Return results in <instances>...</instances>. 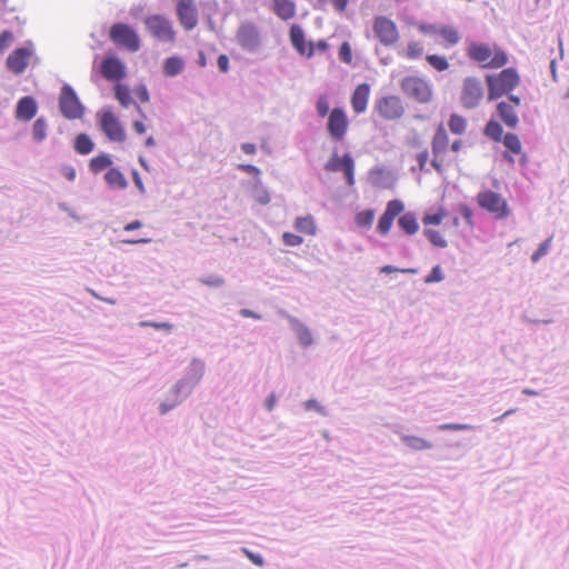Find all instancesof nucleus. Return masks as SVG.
<instances>
[{
  "label": "nucleus",
  "instance_id": "58836bf2",
  "mask_svg": "<svg viewBox=\"0 0 569 569\" xmlns=\"http://www.w3.org/2000/svg\"><path fill=\"white\" fill-rule=\"evenodd\" d=\"M485 133L495 141H500L502 139V127L499 122L495 120H490L485 128Z\"/></svg>",
  "mask_w": 569,
  "mask_h": 569
},
{
  "label": "nucleus",
  "instance_id": "a19ab883",
  "mask_svg": "<svg viewBox=\"0 0 569 569\" xmlns=\"http://www.w3.org/2000/svg\"><path fill=\"white\" fill-rule=\"evenodd\" d=\"M373 220H375V211L371 209L360 211L356 216V223L362 228L371 227V224L373 223Z\"/></svg>",
  "mask_w": 569,
  "mask_h": 569
},
{
  "label": "nucleus",
  "instance_id": "1a4fd4ad",
  "mask_svg": "<svg viewBox=\"0 0 569 569\" xmlns=\"http://www.w3.org/2000/svg\"><path fill=\"white\" fill-rule=\"evenodd\" d=\"M100 128L107 138L114 142H123L126 140V130L119 118L110 110H103L99 114Z\"/></svg>",
  "mask_w": 569,
  "mask_h": 569
},
{
  "label": "nucleus",
  "instance_id": "bb28decb",
  "mask_svg": "<svg viewBox=\"0 0 569 569\" xmlns=\"http://www.w3.org/2000/svg\"><path fill=\"white\" fill-rule=\"evenodd\" d=\"M398 224L409 236L415 234L419 230V223L413 212L402 214L398 220Z\"/></svg>",
  "mask_w": 569,
  "mask_h": 569
},
{
  "label": "nucleus",
  "instance_id": "393cba45",
  "mask_svg": "<svg viewBox=\"0 0 569 569\" xmlns=\"http://www.w3.org/2000/svg\"><path fill=\"white\" fill-rule=\"evenodd\" d=\"M272 10L281 20H290L296 14V4L292 0H272Z\"/></svg>",
  "mask_w": 569,
  "mask_h": 569
},
{
  "label": "nucleus",
  "instance_id": "4468645a",
  "mask_svg": "<svg viewBox=\"0 0 569 569\" xmlns=\"http://www.w3.org/2000/svg\"><path fill=\"white\" fill-rule=\"evenodd\" d=\"M449 148V137L442 124H440L432 139V167L438 171H442L445 154Z\"/></svg>",
  "mask_w": 569,
  "mask_h": 569
},
{
  "label": "nucleus",
  "instance_id": "09e8293b",
  "mask_svg": "<svg viewBox=\"0 0 569 569\" xmlns=\"http://www.w3.org/2000/svg\"><path fill=\"white\" fill-rule=\"evenodd\" d=\"M443 273L440 266H435L428 277H426V283L440 282L443 280Z\"/></svg>",
  "mask_w": 569,
  "mask_h": 569
},
{
  "label": "nucleus",
  "instance_id": "20e7f679",
  "mask_svg": "<svg viewBox=\"0 0 569 569\" xmlns=\"http://www.w3.org/2000/svg\"><path fill=\"white\" fill-rule=\"evenodd\" d=\"M477 203L496 219L503 220L510 216V208L507 200L500 193L492 190L479 192L477 194Z\"/></svg>",
  "mask_w": 569,
  "mask_h": 569
},
{
  "label": "nucleus",
  "instance_id": "79ce46f5",
  "mask_svg": "<svg viewBox=\"0 0 569 569\" xmlns=\"http://www.w3.org/2000/svg\"><path fill=\"white\" fill-rule=\"evenodd\" d=\"M447 217V212L445 209H440L438 212L433 214H427L423 217L422 222L425 226H439L443 219Z\"/></svg>",
  "mask_w": 569,
  "mask_h": 569
},
{
  "label": "nucleus",
  "instance_id": "49530a36",
  "mask_svg": "<svg viewBox=\"0 0 569 569\" xmlns=\"http://www.w3.org/2000/svg\"><path fill=\"white\" fill-rule=\"evenodd\" d=\"M339 58L345 63L350 64L352 62V51L349 42H343L339 49Z\"/></svg>",
  "mask_w": 569,
  "mask_h": 569
},
{
  "label": "nucleus",
  "instance_id": "13d9d810",
  "mask_svg": "<svg viewBox=\"0 0 569 569\" xmlns=\"http://www.w3.org/2000/svg\"><path fill=\"white\" fill-rule=\"evenodd\" d=\"M136 94L140 99L141 102H148L149 101V92L144 86H141L136 89Z\"/></svg>",
  "mask_w": 569,
  "mask_h": 569
},
{
  "label": "nucleus",
  "instance_id": "5701e85b",
  "mask_svg": "<svg viewBox=\"0 0 569 569\" xmlns=\"http://www.w3.org/2000/svg\"><path fill=\"white\" fill-rule=\"evenodd\" d=\"M371 88L368 83L358 84L350 98V103L355 113H363L368 108Z\"/></svg>",
  "mask_w": 569,
  "mask_h": 569
},
{
  "label": "nucleus",
  "instance_id": "774afa93",
  "mask_svg": "<svg viewBox=\"0 0 569 569\" xmlns=\"http://www.w3.org/2000/svg\"><path fill=\"white\" fill-rule=\"evenodd\" d=\"M329 48V44L327 41L325 40H319L317 43H315V50H319V51H326L328 50Z\"/></svg>",
  "mask_w": 569,
  "mask_h": 569
},
{
  "label": "nucleus",
  "instance_id": "2f4dec72",
  "mask_svg": "<svg viewBox=\"0 0 569 569\" xmlns=\"http://www.w3.org/2000/svg\"><path fill=\"white\" fill-rule=\"evenodd\" d=\"M114 97L123 108H128L131 103H133L131 92L126 84H116Z\"/></svg>",
  "mask_w": 569,
  "mask_h": 569
},
{
  "label": "nucleus",
  "instance_id": "9b49d317",
  "mask_svg": "<svg viewBox=\"0 0 569 569\" xmlns=\"http://www.w3.org/2000/svg\"><path fill=\"white\" fill-rule=\"evenodd\" d=\"M373 32L378 40L386 47L395 44L399 39L396 23L382 16L375 19Z\"/></svg>",
  "mask_w": 569,
  "mask_h": 569
},
{
  "label": "nucleus",
  "instance_id": "6e6d98bb",
  "mask_svg": "<svg viewBox=\"0 0 569 569\" xmlns=\"http://www.w3.org/2000/svg\"><path fill=\"white\" fill-rule=\"evenodd\" d=\"M218 68L221 72H227L229 70V58L227 54H220L218 57Z\"/></svg>",
  "mask_w": 569,
  "mask_h": 569
},
{
  "label": "nucleus",
  "instance_id": "412c9836",
  "mask_svg": "<svg viewBox=\"0 0 569 569\" xmlns=\"http://www.w3.org/2000/svg\"><path fill=\"white\" fill-rule=\"evenodd\" d=\"M290 41L292 47L301 54L307 58H311L315 54V43L307 41L305 38L303 30L298 24H292L290 28Z\"/></svg>",
  "mask_w": 569,
  "mask_h": 569
},
{
  "label": "nucleus",
  "instance_id": "8fccbe9b",
  "mask_svg": "<svg viewBox=\"0 0 569 569\" xmlns=\"http://www.w3.org/2000/svg\"><path fill=\"white\" fill-rule=\"evenodd\" d=\"M13 40V33L9 30H4L0 33V52H3L9 48Z\"/></svg>",
  "mask_w": 569,
  "mask_h": 569
},
{
  "label": "nucleus",
  "instance_id": "69168bd1",
  "mask_svg": "<svg viewBox=\"0 0 569 569\" xmlns=\"http://www.w3.org/2000/svg\"><path fill=\"white\" fill-rule=\"evenodd\" d=\"M141 227V222L139 220H134L132 222H129L124 226L126 231H132L136 229H139Z\"/></svg>",
  "mask_w": 569,
  "mask_h": 569
},
{
  "label": "nucleus",
  "instance_id": "4c0bfd02",
  "mask_svg": "<svg viewBox=\"0 0 569 569\" xmlns=\"http://www.w3.org/2000/svg\"><path fill=\"white\" fill-rule=\"evenodd\" d=\"M423 234L437 248H446L448 242L438 230L425 229Z\"/></svg>",
  "mask_w": 569,
  "mask_h": 569
},
{
  "label": "nucleus",
  "instance_id": "5fc2aeb1",
  "mask_svg": "<svg viewBox=\"0 0 569 569\" xmlns=\"http://www.w3.org/2000/svg\"><path fill=\"white\" fill-rule=\"evenodd\" d=\"M238 169L254 177H258L260 174V169L252 164L242 163L238 166Z\"/></svg>",
  "mask_w": 569,
  "mask_h": 569
},
{
  "label": "nucleus",
  "instance_id": "f8f14e48",
  "mask_svg": "<svg viewBox=\"0 0 569 569\" xmlns=\"http://www.w3.org/2000/svg\"><path fill=\"white\" fill-rule=\"evenodd\" d=\"M521 99L518 96L510 94L506 100L497 104V112L501 121L509 128L515 129L519 123L518 108Z\"/></svg>",
  "mask_w": 569,
  "mask_h": 569
},
{
  "label": "nucleus",
  "instance_id": "f257e3e1",
  "mask_svg": "<svg viewBox=\"0 0 569 569\" xmlns=\"http://www.w3.org/2000/svg\"><path fill=\"white\" fill-rule=\"evenodd\" d=\"M467 54L471 60L489 69L501 68L508 62V57L501 48L482 42L470 43Z\"/></svg>",
  "mask_w": 569,
  "mask_h": 569
},
{
  "label": "nucleus",
  "instance_id": "e2e57ef3",
  "mask_svg": "<svg viewBox=\"0 0 569 569\" xmlns=\"http://www.w3.org/2000/svg\"><path fill=\"white\" fill-rule=\"evenodd\" d=\"M428 152L425 150L417 156L420 169H423L428 161Z\"/></svg>",
  "mask_w": 569,
  "mask_h": 569
},
{
  "label": "nucleus",
  "instance_id": "c756f323",
  "mask_svg": "<svg viewBox=\"0 0 569 569\" xmlns=\"http://www.w3.org/2000/svg\"><path fill=\"white\" fill-rule=\"evenodd\" d=\"M295 228L299 232H302V233H306L309 236H315L316 231H317L315 220L310 214L305 216V217H298L295 220Z\"/></svg>",
  "mask_w": 569,
  "mask_h": 569
},
{
  "label": "nucleus",
  "instance_id": "603ef678",
  "mask_svg": "<svg viewBox=\"0 0 569 569\" xmlns=\"http://www.w3.org/2000/svg\"><path fill=\"white\" fill-rule=\"evenodd\" d=\"M242 552L246 555V557L252 562L254 563L256 566H259V567H262L263 563H264V560L263 558L258 555V553H253L252 551H250L249 549L247 548H242Z\"/></svg>",
  "mask_w": 569,
  "mask_h": 569
},
{
  "label": "nucleus",
  "instance_id": "ea45409f",
  "mask_svg": "<svg viewBox=\"0 0 569 569\" xmlns=\"http://www.w3.org/2000/svg\"><path fill=\"white\" fill-rule=\"evenodd\" d=\"M467 121L459 114H452L449 120V129L455 134H461L466 131Z\"/></svg>",
  "mask_w": 569,
  "mask_h": 569
},
{
  "label": "nucleus",
  "instance_id": "cd10ccee",
  "mask_svg": "<svg viewBox=\"0 0 569 569\" xmlns=\"http://www.w3.org/2000/svg\"><path fill=\"white\" fill-rule=\"evenodd\" d=\"M111 157L108 153H100L89 161V169L92 173L98 174L107 168L111 167Z\"/></svg>",
  "mask_w": 569,
  "mask_h": 569
},
{
  "label": "nucleus",
  "instance_id": "37998d69",
  "mask_svg": "<svg viewBox=\"0 0 569 569\" xmlns=\"http://www.w3.org/2000/svg\"><path fill=\"white\" fill-rule=\"evenodd\" d=\"M297 337L299 342L307 347L312 343V335L310 330L305 326H299L297 329Z\"/></svg>",
  "mask_w": 569,
  "mask_h": 569
},
{
  "label": "nucleus",
  "instance_id": "e433bc0d",
  "mask_svg": "<svg viewBox=\"0 0 569 569\" xmlns=\"http://www.w3.org/2000/svg\"><path fill=\"white\" fill-rule=\"evenodd\" d=\"M425 48L419 41H411L408 43L405 57L409 60H416L423 56Z\"/></svg>",
  "mask_w": 569,
  "mask_h": 569
},
{
  "label": "nucleus",
  "instance_id": "b1692460",
  "mask_svg": "<svg viewBox=\"0 0 569 569\" xmlns=\"http://www.w3.org/2000/svg\"><path fill=\"white\" fill-rule=\"evenodd\" d=\"M38 111V104L34 98L30 96L22 97L16 107V118L20 121H30Z\"/></svg>",
  "mask_w": 569,
  "mask_h": 569
},
{
  "label": "nucleus",
  "instance_id": "0e129e2a",
  "mask_svg": "<svg viewBox=\"0 0 569 569\" xmlns=\"http://www.w3.org/2000/svg\"><path fill=\"white\" fill-rule=\"evenodd\" d=\"M241 150L247 154H253L256 152V146L253 143L241 144Z\"/></svg>",
  "mask_w": 569,
  "mask_h": 569
},
{
  "label": "nucleus",
  "instance_id": "052dcab7",
  "mask_svg": "<svg viewBox=\"0 0 569 569\" xmlns=\"http://www.w3.org/2000/svg\"><path fill=\"white\" fill-rule=\"evenodd\" d=\"M132 128L138 134H143L147 131V127L142 121H134Z\"/></svg>",
  "mask_w": 569,
  "mask_h": 569
},
{
  "label": "nucleus",
  "instance_id": "9d476101",
  "mask_svg": "<svg viewBox=\"0 0 569 569\" xmlns=\"http://www.w3.org/2000/svg\"><path fill=\"white\" fill-rule=\"evenodd\" d=\"M349 129V119L341 108H333L327 121V131L335 141H342Z\"/></svg>",
  "mask_w": 569,
  "mask_h": 569
},
{
  "label": "nucleus",
  "instance_id": "c03bdc74",
  "mask_svg": "<svg viewBox=\"0 0 569 569\" xmlns=\"http://www.w3.org/2000/svg\"><path fill=\"white\" fill-rule=\"evenodd\" d=\"M316 109L319 117L323 118L326 116H329V100L326 94H322L318 98Z\"/></svg>",
  "mask_w": 569,
  "mask_h": 569
},
{
  "label": "nucleus",
  "instance_id": "c85d7f7f",
  "mask_svg": "<svg viewBox=\"0 0 569 569\" xmlns=\"http://www.w3.org/2000/svg\"><path fill=\"white\" fill-rule=\"evenodd\" d=\"M73 148L77 153L86 156L92 152L94 143L87 133H79L74 139Z\"/></svg>",
  "mask_w": 569,
  "mask_h": 569
},
{
  "label": "nucleus",
  "instance_id": "f704fd0d",
  "mask_svg": "<svg viewBox=\"0 0 569 569\" xmlns=\"http://www.w3.org/2000/svg\"><path fill=\"white\" fill-rule=\"evenodd\" d=\"M48 123L46 119L38 118L32 126V137L37 142H41L47 137Z\"/></svg>",
  "mask_w": 569,
  "mask_h": 569
},
{
  "label": "nucleus",
  "instance_id": "4d7b16f0",
  "mask_svg": "<svg viewBox=\"0 0 569 569\" xmlns=\"http://www.w3.org/2000/svg\"><path fill=\"white\" fill-rule=\"evenodd\" d=\"M61 172L63 174V177L66 179H68L69 181H73L76 179V169L71 166H64L62 169H61Z\"/></svg>",
  "mask_w": 569,
  "mask_h": 569
},
{
  "label": "nucleus",
  "instance_id": "3c124183",
  "mask_svg": "<svg viewBox=\"0 0 569 569\" xmlns=\"http://www.w3.org/2000/svg\"><path fill=\"white\" fill-rule=\"evenodd\" d=\"M459 212L469 227H473V212L467 204L459 206Z\"/></svg>",
  "mask_w": 569,
  "mask_h": 569
},
{
  "label": "nucleus",
  "instance_id": "de8ad7c7",
  "mask_svg": "<svg viewBox=\"0 0 569 569\" xmlns=\"http://www.w3.org/2000/svg\"><path fill=\"white\" fill-rule=\"evenodd\" d=\"M282 241L286 246H289V247H297V246H300L302 242H303V239L298 236V234H295V233H291V232H284L282 234Z\"/></svg>",
  "mask_w": 569,
  "mask_h": 569
},
{
  "label": "nucleus",
  "instance_id": "a18cd8bd",
  "mask_svg": "<svg viewBox=\"0 0 569 569\" xmlns=\"http://www.w3.org/2000/svg\"><path fill=\"white\" fill-rule=\"evenodd\" d=\"M551 240L552 238H548L547 240H545L540 246L539 248L533 252L532 257H531V260L533 262H537L539 261L543 256L547 254V252L549 251L550 249V246H551Z\"/></svg>",
  "mask_w": 569,
  "mask_h": 569
},
{
  "label": "nucleus",
  "instance_id": "aec40b11",
  "mask_svg": "<svg viewBox=\"0 0 569 569\" xmlns=\"http://www.w3.org/2000/svg\"><path fill=\"white\" fill-rule=\"evenodd\" d=\"M177 14L186 30L193 29L198 23L197 8L193 0H179Z\"/></svg>",
  "mask_w": 569,
  "mask_h": 569
},
{
  "label": "nucleus",
  "instance_id": "6e6552de",
  "mask_svg": "<svg viewBox=\"0 0 569 569\" xmlns=\"http://www.w3.org/2000/svg\"><path fill=\"white\" fill-rule=\"evenodd\" d=\"M148 32L162 42H173L176 32L169 19L161 14H152L144 19Z\"/></svg>",
  "mask_w": 569,
  "mask_h": 569
},
{
  "label": "nucleus",
  "instance_id": "c9c22d12",
  "mask_svg": "<svg viewBox=\"0 0 569 569\" xmlns=\"http://www.w3.org/2000/svg\"><path fill=\"white\" fill-rule=\"evenodd\" d=\"M426 60L437 71L441 72L449 69V62L445 56L428 54Z\"/></svg>",
  "mask_w": 569,
  "mask_h": 569
},
{
  "label": "nucleus",
  "instance_id": "dca6fc26",
  "mask_svg": "<svg viewBox=\"0 0 569 569\" xmlns=\"http://www.w3.org/2000/svg\"><path fill=\"white\" fill-rule=\"evenodd\" d=\"M32 56L33 49L31 47L14 49L6 60L7 69L14 74L22 73L28 68Z\"/></svg>",
  "mask_w": 569,
  "mask_h": 569
},
{
  "label": "nucleus",
  "instance_id": "423d86ee",
  "mask_svg": "<svg viewBox=\"0 0 569 569\" xmlns=\"http://www.w3.org/2000/svg\"><path fill=\"white\" fill-rule=\"evenodd\" d=\"M59 109L62 116L69 120L80 119L84 113V107L74 90L68 84H64L61 89Z\"/></svg>",
  "mask_w": 569,
  "mask_h": 569
},
{
  "label": "nucleus",
  "instance_id": "7c9ffc66",
  "mask_svg": "<svg viewBox=\"0 0 569 569\" xmlns=\"http://www.w3.org/2000/svg\"><path fill=\"white\" fill-rule=\"evenodd\" d=\"M183 61L179 57H170L163 63V72L168 77H174L183 70Z\"/></svg>",
  "mask_w": 569,
  "mask_h": 569
},
{
  "label": "nucleus",
  "instance_id": "39448f33",
  "mask_svg": "<svg viewBox=\"0 0 569 569\" xmlns=\"http://www.w3.org/2000/svg\"><path fill=\"white\" fill-rule=\"evenodd\" d=\"M110 40L118 47L136 52L140 49L137 31L126 23H114L109 30Z\"/></svg>",
  "mask_w": 569,
  "mask_h": 569
},
{
  "label": "nucleus",
  "instance_id": "473e14b6",
  "mask_svg": "<svg viewBox=\"0 0 569 569\" xmlns=\"http://www.w3.org/2000/svg\"><path fill=\"white\" fill-rule=\"evenodd\" d=\"M401 440L408 448L413 450H426L432 447L429 441L416 436H402Z\"/></svg>",
  "mask_w": 569,
  "mask_h": 569
},
{
  "label": "nucleus",
  "instance_id": "ddd939ff",
  "mask_svg": "<svg viewBox=\"0 0 569 569\" xmlns=\"http://www.w3.org/2000/svg\"><path fill=\"white\" fill-rule=\"evenodd\" d=\"M376 110L386 120H397L405 113L402 101L398 96H386L378 99Z\"/></svg>",
  "mask_w": 569,
  "mask_h": 569
},
{
  "label": "nucleus",
  "instance_id": "a878e982",
  "mask_svg": "<svg viewBox=\"0 0 569 569\" xmlns=\"http://www.w3.org/2000/svg\"><path fill=\"white\" fill-rule=\"evenodd\" d=\"M104 180L111 189L121 190L128 187L124 174L117 168H110L104 174Z\"/></svg>",
  "mask_w": 569,
  "mask_h": 569
},
{
  "label": "nucleus",
  "instance_id": "f3484780",
  "mask_svg": "<svg viewBox=\"0 0 569 569\" xmlns=\"http://www.w3.org/2000/svg\"><path fill=\"white\" fill-rule=\"evenodd\" d=\"M326 170L331 172L343 171L348 186H353L355 163L350 154L347 153L343 157H338L337 154H333L326 163Z\"/></svg>",
  "mask_w": 569,
  "mask_h": 569
},
{
  "label": "nucleus",
  "instance_id": "0eeeda50",
  "mask_svg": "<svg viewBox=\"0 0 569 569\" xmlns=\"http://www.w3.org/2000/svg\"><path fill=\"white\" fill-rule=\"evenodd\" d=\"M400 87L408 97L419 103H427L432 98L431 86L420 77H406L402 79Z\"/></svg>",
  "mask_w": 569,
  "mask_h": 569
},
{
  "label": "nucleus",
  "instance_id": "6ab92c4d",
  "mask_svg": "<svg viewBox=\"0 0 569 569\" xmlns=\"http://www.w3.org/2000/svg\"><path fill=\"white\" fill-rule=\"evenodd\" d=\"M100 72L106 80L120 81L126 77V67L117 57H108L102 60Z\"/></svg>",
  "mask_w": 569,
  "mask_h": 569
},
{
  "label": "nucleus",
  "instance_id": "a211bd4d",
  "mask_svg": "<svg viewBox=\"0 0 569 569\" xmlns=\"http://www.w3.org/2000/svg\"><path fill=\"white\" fill-rule=\"evenodd\" d=\"M405 209L402 201L395 199L387 203L383 214L380 217L377 229L381 234H387L393 223L396 217H398Z\"/></svg>",
  "mask_w": 569,
  "mask_h": 569
},
{
  "label": "nucleus",
  "instance_id": "4be33fe9",
  "mask_svg": "<svg viewBox=\"0 0 569 569\" xmlns=\"http://www.w3.org/2000/svg\"><path fill=\"white\" fill-rule=\"evenodd\" d=\"M237 40L244 49H256L259 44V32L254 24L243 23L237 32Z\"/></svg>",
  "mask_w": 569,
  "mask_h": 569
},
{
  "label": "nucleus",
  "instance_id": "2eb2a0df",
  "mask_svg": "<svg viewBox=\"0 0 569 569\" xmlns=\"http://www.w3.org/2000/svg\"><path fill=\"white\" fill-rule=\"evenodd\" d=\"M483 98V88L481 82L475 78H467L463 81V87L461 91V103L466 108H475L480 103Z\"/></svg>",
  "mask_w": 569,
  "mask_h": 569
},
{
  "label": "nucleus",
  "instance_id": "864d4df0",
  "mask_svg": "<svg viewBox=\"0 0 569 569\" xmlns=\"http://www.w3.org/2000/svg\"><path fill=\"white\" fill-rule=\"evenodd\" d=\"M440 430H447V431H460V430H470L472 429L469 425H462V423H445L439 426Z\"/></svg>",
  "mask_w": 569,
  "mask_h": 569
},
{
  "label": "nucleus",
  "instance_id": "680f3d73",
  "mask_svg": "<svg viewBox=\"0 0 569 569\" xmlns=\"http://www.w3.org/2000/svg\"><path fill=\"white\" fill-rule=\"evenodd\" d=\"M330 1L333 4V7L340 12L345 11L347 8V4H348V0H330Z\"/></svg>",
  "mask_w": 569,
  "mask_h": 569
},
{
  "label": "nucleus",
  "instance_id": "bf43d9fd",
  "mask_svg": "<svg viewBox=\"0 0 569 569\" xmlns=\"http://www.w3.org/2000/svg\"><path fill=\"white\" fill-rule=\"evenodd\" d=\"M142 326H151L156 329H164V330H171L172 329V326L168 322H161V323H157V322H142Z\"/></svg>",
  "mask_w": 569,
  "mask_h": 569
},
{
  "label": "nucleus",
  "instance_id": "338daca9",
  "mask_svg": "<svg viewBox=\"0 0 569 569\" xmlns=\"http://www.w3.org/2000/svg\"><path fill=\"white\" fill-rule=\"evenodd\" d=\"M276 405V396L270 395L268 399L266 400V408L271 411L274 408Z\"/></svg>",
  "mask_w": 569,
  "mask_h": 569
},
{
  "label": "nucleus",
  "instance_id": "7ed1b4c3",
  "mask_svg": "<svg viewBox=\"0 0 569 569\" xmlns=\"http://www.w3.org/2000/svg\"><path fill=\"white\" fill-rule=\"evenodd\" d=\"M420 32L437 38V43L445 49L457 46L461 40L459 30L451 24L443 23H421L419 26Z\"/></svg>",
  "mask_w": 569,
  "mask_h": 569
},
{
  "label": "nucleus",
  "instance_id": "72a5a7b5",
  "mask_svg": "<svg viewBox=\"0 0 569 569\" xmlns=\"http://www.w3.org/2000/svg\"><path fill=\"white\" fill-rule=\"evenodd\" d=\"M502 142L505 147L512 152L513 154H520L522 151V146L519 137L515 133L508 132L502 138Z\"/></svg>",
  "mask_w": 569,
  "mask_h": 569
},
{
  "label": "nucleus",
  "instance_id": "f03ea898",
  "mask_svg": "<svg viewBox=\"0 0 569 569\" xmlns=\"http://www.w3.org/2000/svg\"><path fill=\"white\" fill-rule=\"evenodd\" d=\"M488 86V99L496 100L510 93L520 83V77L516 69L507 68L502 71L486 77Z\"/></svg>",
  "mask_w": 569,
  "mask_h": 569
}]
</instances>
